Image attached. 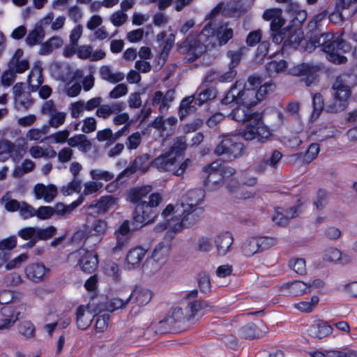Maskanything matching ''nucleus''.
<instances>
[{
  "instance_id": "nucleus-23",
  "label": "nucleus",
  "mask_w": 357,
  "mask_h": 357,
  "mask_svg": "<svg viewBox=\"0 0 357 357\" xmlns=\"http://www.w3.org/2000/svg\"><path fill=\"white\" fill-rule=\"evenodd\" d=\"M206 306L204 302L200 301H194L189 302L184 308L178 307L182 312L183 322H192L198 315V312Z\"/></svg>"
},
{
  "instance_id": "nucleus-21",
  "label": "nucleus",
  "mask_w": 357,
  "mask_h": 357,
  "mask_svg": "<svg viewBox=\"0 0 357 357\" xmlns=\"http://www.w3.org/2000/svg\"><path fill=\"white\" fill-rule=\"evenodd\" d=\"M234 238L230 232L220 233L215 236L214 243L218 255L224 256L230 251Z\"/></svg>"
},
{
  "instance_id": "nucleus-32",
  "label": "nucleus",
  "mask_w": 357,
  "mask_h": 357,
  "mask_svg": "<svg viewBox=\"0 0 357 357\" xmlns=\"http://www.w3.org/2000/svg\"><path fill=\"white\" fill-rule=\"evenodd\" d=\"M146 253V250L141 247H136L131 249L126 256L128 268H135L139 266Z\"/></svg>"
},
{
  "instance_id": "nucleus-7",
  "label": "nucleus",
  "mask_w": 357,
  "mask_h": 357,
  "mask_svg": "<svg viewBox=\"0 0 357 357\" xmlns=\"http://www.w3.org/2000/svg\"><path fill=\"white\" fill-rule=\"evenodd\" d=\"M222 139L213 150L216 156H223L230 161L235 160L244 155L245 145L230 136H222Z\"/></svg>"
},
{
  "instance_id": "nucleus-46",
  "label": "nucleus",
  "mask_w": 357,
  "mask_h": 357,
  "mask_svg": "<svg viewBox=\"0 0 357 357\" xmlns=\"http://www.w3.org/2000/svg\"><path fill=\"white\" fill-rule=\"evenodd\" d=\"M297 213V207L291 206L285 211V213H278L272 218L273 221L279 225H283L289 219L294 218Z\"/></svg>"
},
{
  "instance_id": "nucleus-2",
  "label": "nucleus",
  "mask_w": 357,
  "mask_h": 357,
  "mask_svg": "<svg viewBox=\"0 0 357 357\" xmlns=\"http://www.w3.org/2000/svg\"><path fill=\"white\" fill-rule=\"evenodd\" d=\"M229 116L238 122H248L240 132V135L245 140L252 141L257 139L260 144H264L271 140L272 133L268 127L264 124L261 113L252 112L250 107L241 105L233 109Z\"/></svg>"
},
{
  "instance_id": "nucleus-44",
  "label": "nucleus",
  "mask_w": 357,
  "mask_h": 357,
  "mask_svg": "<svg viewBox=\"0 0 357 357\" xmlns=\"http://www.w3.org/2000/svg\"><path fill=\"white\" fill-rule=\"evenodd\" d=\"M248 9L241 1L235 2L232 4L227 5L224 12L226 15L231 17H240L247 12Z\"/></svg>"
},
{
  "instance_id": "nucleus-14",
  "label": "nucleus",
  "mask_w": 357,
  "mask_h": 357,
  "mask_svg": "<svg viewBox=\"0 0 357 357\" xmlns=\"http://www.w3.org/2000/svg\"><path fill=\"white\" fill-rule=\"evenodd\" d=\"M175 98V90L173 89H168L165 93L161 91H156L152 97L151 105L153 106L159 105L158 111L161 114H165L172 102Z\"/></svg>"
},
{
  "instance_id": "nucleus-52",
  "label": "nucleus",
  "mask_w": 357,
  "mask_h": 357,
  "mask_svg": "<svg viewBox=\"0 0 357 357\" xmlns=\"http://www.w3.org/2000/svg\"><path fill=\"white\" fill-rule=\"evenodd\" d=\"M198 285L200 291L204 293H209L211 289L209 274L206 271L199 273L197 275Z\"/></svg>"
},
{
  "instance_id": "nucleus-6",
  "label": "nucleus",
  "mask_w": 357,
  "mask_h": 357,
  "mask_svg": "<svg viewBox=\"0 0 357 357\" xmlns=\"http://www.w3.org/2000/svg\"><path fill=\"white\" fill-rule=\"evenodd\" d=\"M236 102L237 104L250 107L256 105L257 102V93L255 89H245L241 87L240 81L236 82L231 87L227 95L222 100V103L227 105Z\"/></svg>"
},
{
  "instance_id": "nucleus-22",
  "label": "nucleus",
  "mask_w": 357,
  "mask_h": 357,
  "mask_svg": "<svg viewBox=\"0 0 357 357\" xmlns=\"http://www.w3.org/2000/svg\"><path fill=\"white\" fill-rule=\"evenodd\" d=\"M282 154L278 150H273L269 155L261 160L255 167V171L257 173H263L268 166L275 168L280 161Z\"/></svg>"
},
{
  "instance_id": "nucleus-10",
  "label": "nucleus",
  "mask_w": 357,
  "mask_h": 357,
  "mask_svg": "<svg viewBox=\"0 0 357 357\" xmlns=\"http://www.w3.org/2000/svg\"><path fill=\"white\" fill-rule=\"evenodd\" d=\"M318 66L309 63L298 64L292 68V73L295 76L301 77L300 82L306 86L315 85L318 82Z\"/></svg>"
},
{
  "instance_id": "nucleus-17",
  "label": "nucleus",
  "mask_w": 357,
  "mask_h": 357,
  "mask_svg": "<svg viewBox=\"0 0 357 357\" xmlns=\"http://www.w3.org/2000/svg\"><path fill=\"white\" fill-rule=\"evenodd\" d=\"M181 220L180 222V227H190L196 225L200 220L203 214L202 208H195L190 209L185 207L183 204L181 207Z\"/></svg>"
},
{
  "instance_id": "nucleus-31",
  "label": "nucleus",
  "mask_w": 357,
  "mask_h": 357,
  "mask_svg": "<svg viewBox=\"0 0 357 357\" xmlns=\"http://www.w3.org/2000/svg\"><path fill=\"white\" fill-rule=\"evenodd\" d=\"M25 271L29 278L38 282L43 280L44 275L50 271V269L45 267L43 264L36 263L29 265Z\"/></svg>"
},
{
  "instance_id": "nucleus-20",
  "label": "nucleus",
  "mask_w": 357,
  "mask_h": 357,
  "mask_svg": "<svg viewBox=\"0 0 357 357\" xmlns=\"http://www.w3.org/2000/svg\"><path fill=\"white\" fill-rule=\"evenodd\" d=\"M10 157L14 160H19L22 155L14 143L6 139L0 140V161H5Z\"/></svg>"
},
{
  "instance_id": "nucleus-43",
  "label": "nucleus",
  "mask_w": 357,
  "mask_h": 357,
  "mask_svg": "<svg viewBox=\"0 0 357 357\" xmlns=\"http://www.w3.org/2000/svg\"><path fill=\"white\" fill-rule=\"evenodd\" d=\"M200 91L195 97V105L201 106L204 102L214 99L217 96V91L213 87H208L203 89H199Z\"/></svg>"
},
{
  "instance_id": "nucleus-64",
  "label": "nucleus",
  "mask_w": 357,
  "mask_h": 357,
  "mask_svg": "<svg viewBox=\"0 0 357 357\" xmlns=\"http://www.w3.org/2000/svg\"><path fill=\"white\" fill-rule=\"evenodd\" d=\"M90 174L93 180L97 181L103 180L105 181H109L112 180L114 176L113 173L101 169H92L90 172Z\"/></svg>"
},
{
  "instance_id": "nucleus-19",
  "label": "nucleus",
  "mask_w": 357,
  "mask_h": 357,
  "mask_svg": "<svg viewBox=\"0 0 357 357\" xmlns=\"http://www.w3.org/2000/svg\"><path fill=\"white\" fill-rule=\"evenodd\" d=\"M176 158L171 152H166L164 154L155 158L150 163L152 167L157 168L160 172H173L176 167Z\"/></svg>"
},
{
  "instance_id": "nucleus-48",
  "label": "nucleus",
  "mask_w": 357,
  "mask_h": 357,
  "mask_svg": "<svg viewBox=\"0 0 357 357\" xmlns=\"http://www.w3.org/2000/svg\"><path fill=\"white\" fill-rule=\"evenodd\" d=\"M159 335L154 324H151L150 326L146 328L140 336L139 343L140 344H148L155 340L156 336Z\"/></svg>"
},
{
  "instance_id": "nucleus-11",
  "label": "nucleus",
  "mask_w": 357,
  "mask_h": 357,
  "mask_svg": "<svg viewBox=\"0 0 357 357\" xmlns=\"http://www.w3.org/2000/svg\"><path fill=\"white\" fill-rule=\"evenodd\" d=\"M220 166L218 162H213L203 167L206 176L204 186L209 190H216L223 185L222 175L219 169Z\"/></svg>"
},
{
  "instance_id": "nucleus-1",
  "label": "nucleus",
  "mask_w": 357,
  "mask_h": 357,
  "mask_svg": "<svg viewBox=\"0 0 357 357\" xmlns=\"http://www.w3.org/2000/svg\"><path fill=\"white\" fill-rule=\"evenodd\" d=\"M357 84V77L354 74L344 73L337 76L333 84V100L324 106V100L321 93L312 98L313 111L312 119H317L324 109L328 113H337L346 109L351 97V89Z\"/></svg>"
},
{
  "instance_id": "nucleus-49",
  "label": "nucleus",
  "mask_w": 357,
  "mask_h": 357,
  "mask_svg": "<svg viewBox=\"0 0 357 357\" xmlns=\"http://www.w3.org/2000/svg\"><path fill=\"white\" fill-rule=\"evenodd\" d=\"M37 227H27L18 231L17 234L24 240H29L30 244H36L37 243Z\"/></svg>"
},
{
  "instance_id": "nucleus-40",
  "label": "nucleus",
  "mask_w": 357,
  "mask_h": 357,
  "mask_svg": "<svg viewBox=\"0 0 357 357\" xmlns=\"http://www.w3.org/2000/svg\"><path fill=\"white\" fill-rule=\"evenodd\" d=\"M237 75L236 69L231 67H228V70L220 74L216 73H211L210 75L206 77V82H213L215 79H217L220 82H231L234 79Z\"/></svg>"
},
{
  "instance_id": "nucleus-58",
  "label": "nucleus",
  "mask_w": 357,
  "mask_h": 357,
  "mask_svg": "<svg viewBox=\"0 0 357 357\" xmlns=\"http://www.w3.org/2000/svg\"><path fill=\"white\" fill-rule=\"evenodd\" d=\"M26 308L24 305L21 304L17 306L6 305L1 310V313L3 317L5 318H15V312L17 311L23 312L24 313Z\"/></svg>"
},
{
  "instance_id": "nucleus-61",
  "label": "nucleus",
  "mask_w": 357,
  "mask_h": 357,
  "mask_svg": "<svg viewBox=\"0 0 357 357\" xmlns=\"http://www.w3.org/2000/svg\"><path fill=\"white\" fill-rule=\"evenodd\" d=\"M1 202L4 204L5 209L10 212L19 211L21 206V202L16 199H10L8 193L1 197Z\"/></svg>"
},
{
  "instance_id": "nucleus-34",
  "label": "nucleus",
  "mask_w": 357,
  "mask_h": 357,
  "mask_svg": "<svg viewBox=\"0 0 357 357\" xmlns=\"http://www.w3.org/2000/svg\"><path fill=\"white\" fill-rule=\"evenodd\" d=\"M195 96H190L184 98L178 107V116L181 121H183L188 114L196 110Z\"/></svg>"
},
{
  "instance_id": "nucleus-59",
  "label": "nucleus",
  "mask_w": 357,
  "mask_h": 357,
  "mask_svg": "<svg viewBox=\"0 0 357 357\" xmlns=\"http://www.w3.org/2000/svg\"><path fill=\"white\" fill-rule=\"evenodd\" d=\"M241 335L245 339L252 340L259 338V333L257 332V326L254 324H249L241 329Z\"/></svg>"
},
{
  "instance_id": "nucleus-30",
  "label": "nucleus",
  "mask_w": 357,
  "mask_h": 357,
  "mask_svg": "<svg viewBox=\"0 0 357 357\" xmlns=\"http://www.w3.org/2000/svg\"><path fill=\"white\" fill-rule=\"evenodd\" d=\"M166 252L167 248L165 246L164 243H158L153 251L151 259L146 261L144 268L148 269L149 266H152L154 268L155 271L158 270L160 268L158 261L165 257Z\"/></svg>"
},
{
  "instance_id": "nucleus-35",
  "label": "nucleus",
  "mask_w": 357,
  "mask_h": 357,
  "mask_svg": "<svg viewBox=\"0 0 357 357\" xmlns=\"http://www.w3.org/2000/svg\"><path fill=\"white\" fill-rule=\"evenodd\" d=\"M100 77L109 83L116 84L121 82L125 78V74L122 72L113 73L109 66L105 65L100 68Z\"/></svg>"
},
{
  "instance_id": "nucleus-42",
  "label": "nucleus",
  "mask_w": 357,
  "mask_h": 357,
  "mask_svg": "<svg viewBox=\"0 0 357 357\" xmlns=\"http://www.w3.org/2000/svg\"><path fill=\"white\" fill-rule=\"evenodd\" d=\"M234 31L228 26V23H223L217 28V38L220 45H224L233 38Z\"/></svg>"
},
{
  "instance_id": "nucleus-16",
  "label": "nucleus",
  "mask_w": 357,
  "mask_h": 357,
  "mask_svg": "<svg viewBox=\"0 0 357 357\" xmlns=\"http://www.w3.org/2000/svg\"><path fill=\"white\" fill-rule=\"evenodd\" d=\"M91 243L96 246L102 239L107 229V222L104 220L97 219L93 221L91 226L86 225Z\"/></svg>"
},
{
  "instance_id": "nucleus-12",
  "label": "nucleus",
  "mask_w": 357,
  "mask_h": 357,
  "mask_svg": "<svg viewBox=\"0 0 357 357\" xmlns=\"http://www.w3.org/2000/svg\"><path fill=\"white\" fill-rule=\"evenodd\" d=\"M40 112L49 116L47 123L52 128H58L66 121V113L58 111L53 100L45 101L42 105Z\"/></svg>"
},
{
  "instance_id": "nucleus-13",
  "label": "nucleus",
  "mask_w": 357,
  "mask_h": 357,
  "mask_svg": "<svg viewBox=\"0 0 357 357\" xmlns=\"http://www.w3.org/2000/svg\"><path fill=\"white\" fill-rule=\"evenodd\" d=\"M43 78L42 69L38 68L35 71L32 70L28 76L29 89L34 92L39 90V96L43 99L48 98L52 92L50 86L48 85L42 86Z\"/></svg>"
},
{
  "instance_id": "nucleus-33",
  "label": "nucleus",
  "mask_w": 357,
  "mask_h": 357,
  "mask_svg": "<svg viewBox=\"0 0 357 357\" xmlns=\"http://www.w3.org/2000/svg\"><path fill=\"white\" fill-rule=\"evenodd\" d=\"M93 316L89 310H86L85 307L80 305L76 311V323L78 328L86 330L88 328L93 321Z\"/></svg>"
},
{
  "instance_id": "nucleus-37",
  "label": "nucleus",
  "mask_w": 357,
  "mask_h": 357,
  "mask_svg": "<svg viewBox=\"0 0 357 357\" xmlns=\"http://www.w3.org/2000/svg\"><path fill=\"white\" fill-rule=\"evenodd\" d=\"M151 190L150 185L132 188L128 193V200L136 205L139 202H147L144 199L146 198Z\"/></svg>"
},
{
  "instance_id": "nucleus-53",
  "label": "nucleus",
  "mask_w": 357,
  "mask_h": 357,
  "mask_svg": "<svg viewBox=\"0 0 357 357\" xmlns=\"http://www.w3.org/2000/svg\"><path fill=\"white\" fill-rule=\"evenodd\" d=\"M128 296L123 298H113L107 303V309L108 311L113 312L116 310L124 308L128 304H129Z\"/></svg>"
},
{
  "instance_id": "nucleus-39",
  "label": "nucleus",
  "mask_w": 357,
  "mask_h": 357,
  "mask_svg": "<svg viewBox=\"0 0 357 357\" xmlns=\"http://www.w3.org/2000/svg\"><path fill=\"white\" fill-rule=\"evenodd\" d=\"M258 241L256 237H250L243 241L240 245V251L241 254L250 257L259 252Z\"/></svg>"
},
{
  "instance_id": "nucleus-27",
  "label": "nucleus",
  "mask_w": 357,
  "mask_h": 357,
  "mask_svg": "<svg viewBox=\"0 0 357 357\" xmlns=\"http://www.w3.org/2000/svg\"><path fill=\"white\" fill-rule=\"evenodd\" d=\"M116 203V199L112 195L101 197L98 201H93L89 208H97L98 214H104L112 208Z\"/></svg>"
},
{
  "instance_id": "nucleus-38",
  "label": "nucleus",
  "mask_w": 357,
  "mask_h": 357,
  "mask_svg": "<svg viewBox=\"0 0 357 357\" xmlns=\"http://www.w3.org/2000/svg\"><path fill=\"white\" fill-rule=\"evenodd\" d=\"M282 289L288 290L289 293L294 296L310 293L309 287L307 286V283L298 280L284 284L282 286Z\"/></svg>"
},
{
  "instance_id": "nucleus-26",
  "label": "nucleus",
  "mask_w": 357,
  "mask_h": 357,
  "mask_svg": "<svg viewBox=\"0 0 357 357\" xmlns=\"http://www.w3.org/2000/svg\"><path fill=\"white\" fill-rule=\"evenodd\" d=\"M311 357H357V351L344 348L342 350L314 351L309 352Z\"/></svg>"
},
{
  "instance_id": "nucleus-51",
  "label": "nucleus",
  "mask_w": 357,
  "mask_h": 357,
  "mask_svg": "<svg viewBox=\"0 0 357 357\" xmlns=\"http://www.w3.org/2000/svg\"><path fill=\"white\" fill-rule=\"evenodd\" d=\"M34 167L35 163L29 159H26L21 165L15 168L13 176L17 178H20L24 174L31 172Z\"/></svg>"
},
{
  "instance_id": "nucleus-9",
  "label": "nucleus",
  "mask_w": 357,
  "mask_h": 357,
  "mask_svg": "<svg viewBox=\"0 0 357 357\" xmlns=\"http://www.w3.org/2000/svg\"><path fill=\"white\" fill-rule=\"evenodd\" d=\"M68 259L76 260L81 270L87 273H93L98 265L97 253L83 248L70 253Z\"/></svg>"
},
{
  "instance_id": "nucleus-28",
  "label": "nucleus",
  "mask_w": 357,
  "mask_h": 357,
  "mask_svg": "<svg viewBox=\"0 0 357 357\" xmlns=\"http://www.w3.org/2000/svg\"><path fill=\"white\" fill-rule=\"evenodd\" d=\"M309 331L312 337L321 339L331 335L333 328L327 321L321 320L313 324Z\"/></svg>"
},
{
  "instance_id": "nucleus-54",
  "label": "nucleus",
  "mask_w": 357,
  "mask_h": 357,
  "mask_svg": "<svg viewBox=\"0 0 357 357\" xmlns=\"http://www.w3.org/2000/svg\"><path fill=\"white\" fill-rule=\"evenodd\" d=\"M319 301V298L317 296L311 298L310 301H302L294 304V307L303 312H310L317 306Z\"/></svg>"
},
{
  "instance_id": "nucleus-63",
  "label": "nucleus",
  "mask_w": 357,
  "mask_h": 357,
  "mask_svg": "<svg viewBox=\"0 0 357 357\" xmlns=\"http://www.w3.org/2000/svg\"><path fill=\"white\" fill-rule=\"evenodd\" d=\"M70 131L67 129L56 132L50 136L46 137L43 140L53 139L54 143L63 144L66 142H68Z\"/></svg>"
},
{
  "instance_id": "nucleus-56",
  "label": "nucleus",
  "mask_w": 357,
  "mask_h": 357,
  "mask_svg": "<svg viewBox=\"0 0 357 357\" xmlns=\"http://www.w3.org/2000/svg\"><path fill=\"white\" fill-rule=\"evenodd\" d=\"M15 100L17 107L20 106L26 109L29 108L33 104L34 102L33 98H32L31 96L30 90L29 91H25L21 96L16 98Z\"/></svg>"
},
{
  "instance_id": "nucleus-60",
  "label": "nucleus",
  "mask_w": 357,
  "mask_h": 357,
  "mask_svg": "<svg viewBox=\"0 0 357 357\" xmlns=\"http://www.w3.org/2000/svg\"><path fill=\"white\" fill-rule=\"evenodd\" d=\"M245 49V47H243L237 51L229 50L227 52V55L230 59L228 67L236 69L241 62L243 52Z\"/></svg>"
},
{
  "instance_id": "nucleus-62",
  "label": "nucleus",
  "mask_w": 357,
  "mask_h": 357,
  "mask_svg": "<svg viewBox=\"0 0 357 357\" xmlns=\"http://www.w3.org/2000/svg\"><path fill=\"white\" fill-rule=\"evenodd\" d=\"M18 331L20 334L26 338H31L34 336L35 327L30 321H24L19 325Z\"/></svg>"
},
{
  "instance_id": "nucleus-41",
  "label": "nucleus",
  "mask_w": 357,
  "mask_h": 357,
  "mask_svg": "<svg viewBox=\"0 0 357 357\" xmlns=\"http://www.w3.org/2000/svg\"><path fill=\"white\" fill-rule=\"evenodd\" d=\"M44 37L45 31L42 24H37L34 29L28 33L25 41L28 45L33 46L42 41Z\"/></svg>"
},
{
  "instance_id": "nucleus-45",
  "label": "nucleus",
  "mask_w": 357,
  "mask_h": 357,
  "mask_svg": "<svg viewBox=\"0 0 357 357\" xmlns=\"http://www.w3.org/2000/svg\"><path fill=\"white\" fill-rule=\"evenodd\" d=\"M89 235L86 229V225H84L83 229L77 231L72 237V242L74 243H79L84 241V244L91 248L93 249L94 245L92 244L91 240H89Z\"/></svg>"
},
{
  "instance_id": "nucleus-3",
  "label": "nucleus",
  "mask_w": 357,
  "mask_h": 357,
  "mask_svg": "<svg viewBox=\"0 0 357 357\" xmlns=\"http://www.w3.org/2000/svg\"><path fill=\"white\" fill-rule=\"evenodd\" d=\"M217 23L215 19L203 28L199 34L190 33L178 47L182 54H189L193 59L201 56L207 50L214 47L218 42Z\"/></svg>"
},
{
  "instance_id": "nucleus-36",
  "label": "nucleus",
  "mask_w": 357,
  "mask_h": 357,
  "mask_svg": "<svg viewBox=\"0 0 357 357\" xmlns=\"http://www.w3.org/2000/svg\"><path fill=\"white\" fill-rule=\"evenodd\" d=\"M287 32L288 36L284 41L283 47L297 48L303 40V32L298 28H289Z\"/></svg>"
},
{
  "instance_id": "nucleus-5",
  "label": "nucleus",
  "mask_w": 357,
  "mask_h": 357,
  "mask_svg": "<svg viewBox=\"0 0 357 357\" xmlns=\"http://www.w3.org/2000/svg\"><path fill=\"white\" fill-rule=\"evenodd\" d=\"M162 201V197L159 193H152L149 197L148 202H139L136 206L132 213V222L133 230H138L144 226L153 223L158 215L157 206Z\"/></svg>"
},
{
  "instance_id": "nucleus-18",
  "label": "nucleus",
  "mask_w": 357,
  "mask_h": 357,
  "mask_svg": "<svg viewBox=\"0 0 357 357\" xmlns=\"http://www.w3.org/2000/svg\"><path fill=\"white\" fill-rule=\"evenodd\" d=\"M149 158L150 156L147 153H144L137 157L130 166L126 168L117 176L115 182H118L123 176H129L137 170H140L143 173L147 172L149 166H146V163L149 161Z\"/></svg>"
},
{
  "instance_id": "nucleus-50",
  "label": "nucleus",
  "mask_w": 357,
  "mask_h": 357,
  "mask_svg": "<svg viewBox=\"0 0 357 357\" xmlns=\"http://www.w3.org/2000/svg\"><path fill=\"white\" fill-rule=\"evenodd\" d=\"M57 229L54 226H48L45 228L37 227V242L38 241H47L56 234Z\"/></svg>"
},
{
  "instance_id": "nucleus-25",
  "label": "nucleus",
  "mask_w": 357,
  "mask_h": 357,
  "mask_svg": "<svg viewBox=\"0 0 357 357\" xmlns=\"http://www.w3.org/2000/svg\"><path fill=\"white\" fill-rule=\"evenodd\" d=\"M34 192L36 199L43 198L45 202L50 203L56 197L58 191L56 187L52 184L46 186L38 183L34 188Z\"/></svg>"
},
{
  "instance_id": "nucleus-15",
  "label": "nucleus",
  "mask_w": 357,
  "mask_h": 357,
  "mask_svg": "<svg viewBox=\"0 0 357 357\" xmlns=\"http://www.w3.org/2000/svg\"><path fill=\"white\" fill-rule=\"evenodd\" d=\"M177 122L175 116H169L165 119L163 116L160 115L152 121L149 126L159 131L162 136H169L173 133Z\"/></svg>"
},
{
  "instance_id": "nucleus-24",
  "label": "nucleus",
  "mask_w": 357,
  "mask_h": 357,
  "mask_svg": "<svg viewBox=\"0 0 357 357\" xmlns=\"http://www.w3.org/2000/svg\"><path fill=\"white\" fill-rule=\"evenodd\" d=\"M151 298L152 293L150 290L139 287H135L128 296L130 303H135L139 306L146 305Z\"/></svg>"
},
{
  "instance_id": "nucleus-55",
  "label": "nucleus",
  "mask_w": 357,
  "mask_h": 357,
  "mask_svg": "<svg viewBox=\"0 0 357 357\" xmlns=\"http://www.w3.org/2000/svg\"><path fill=\"white\" fill-rule=\"evenodd\" d=\"M8 67L16 75L22 73L29 68V63L27 60L9 61Z\"/></svg>"
},
{
  "instance_id": "nucleus-8",
  "label": "nucleus",
  "mask_w": 357,
  "mask_h": 357,
  "mask_svg": "<svg viewBox=\"0 0 357 357\" xmlns=\"http://www.w3.org/2000/svg\"><path fill=\"white\" fill-rule=\"evenodd\" d=\"M184 324L182 312L178 307H175L170 316L158 323H154L159 335L179 333L184 330Z\"/></svg>"
},
{
  "instance_id": "nucleus-4",
  "label": "nucleus",
  "mask_w": 357,
  "mask_h": 357,
  "mask_svg": "<svg viewBox=\"0 0 357 357\" xmlns=\"http://www.w3.org/2000/svg\"><path fill=\"white\" fill-rule=\"evenodd\" d=\"M311 43L325 52L329 61L335 64H343L347 61V58L343 54L350 51L351 45L340 36L326 31L319 37L315 36Z\"/></svg>"
},
{
  "instance_id": "nucleus-47",
  "label": "nucleus",
  "mask_w": 357,
  "mask_h": 357,
  "mask_svg": "<svg viewBox=\"0 0 357 357\" xmlns=\"http://www.w3.org/2000/svg\"><path fill=\"white\" fill-rule=\"evenodd\" d=\"M266 70L270 77L284 71L287 68V62L284 60L271 61L266 63Z\"/></svg>"
},
{
  "instance_id": "nucleus-57",
  "label": "nucleus",
  "mask_w": 357,
  "mask_h": 357,
  "mask_svg": "<svg viewBox=\"0 0 357 357\" xmlns=\"http://www.w3.org/2000/svg\"><path fill=\"white\" fill-rule=\"evenodd\" d=\"M307 29V34L311 43L314 41L315 36L319 37V35L324 33L322 31V24H319L312 20L308 22Z\"/></svg>"
},
{
  "instance_id": "nucleus-29",
  "label": "nucleus",
  "mask_w": 357,
  "mask_h": 357,
  "mask_svg": "<svg viewBox=\"0 0 357 357\" xmlns=\"http://www.w3.org/2000/svg\"><path fill=\"white\" fill-rule=\"evenodd\" d=\"M204 194L202 189L189 190L184 197L181 207H183V204H184L185 207L189 208L190 209L198 208L197 205L204 199Z\"/></svg>"
}]
</instances>
